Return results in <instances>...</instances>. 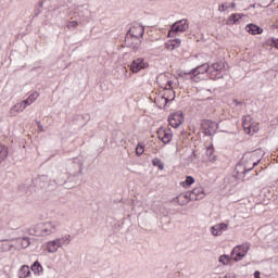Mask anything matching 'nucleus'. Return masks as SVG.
Here are the masks:
<instances>
[{"label":"nucleus","instance_id":"obj_1","mask_svg":"<svg viewBox=\"0 0 278 278\" xmlns=\"http://www.w3.org/2000/svg\"><path fill=\"white\" fill-rule=\"evenodd\" d=\"M58 229H60V223L58 222H43L36 224L35 226L28 229L30 236H51L52 233H56Z\"/></svg>","mask_w":278,"mask_h":278},{"label":"nucleus","instance_id":"obj_2","mask_svg":"<svg viewBox=\"0 0 278 278\" xmlns=\"http://www.w3.org/2000/svg\"><path fill=\"white\" fill-rule=\"evenodd\" d=\"M247 164L243 166V172L241 175H247V173H251L260 162H262V150H256L251 153H248L245 156Z\"/></svg>","mask_w":278,"mask_h":278},{"label":"nucleus","instance_id":"obj_3","mask_svg":"<svg viewBox=\"0 0 278 278\" xmlns=\"http://www.w3.org/2000/svg\"><path fill=\"white\" fill-rule=\"evenodd\" d=\"M225 61H218L211 64L208 70L211 73V77H214V79H222L223 75L220 73L225 71Z\"/></svg>","mask_w":278,"mask_h":278},{"label":"nucleus","instance_id":"obj_4","mask_svg":"<svg viewBox=\"0 0 278 278\" xmlns=\"http://www.w3.org/2000/svg\"><path fill=\"white\" fill-rule=\"evenodd\" d=\"M207 71H210V63H204L189 72H182V75L185 77H189L190 79H194V77H197V75H203V74L207 73Z\"/></svg>","mask_w":278,"mask_h":278},{"label":"nucleus","instance_id":"obj_5","mask_svg":"<svg viewBox=\"0 0 278 278\" xmlns=\"http://www.w3.org/2000/svg\"><path fill=\"white\" fill-rule=\"evenodd\" d=\"M249 249H250L249 243L243 245H237L231 252L232 260H235V262H240L242 257L247 256V253H249Z\"/></svg>","mask_w":278,"mask_h":278},{"label":"nucleus","instance_id":"obj_6","mask_svg":"<svg viewBox=\"0 0 278 278\" xmlns=\"http://www.w3.org/2000/svg\"><path fill=\"white\" fill-rule=\"evenodd\" d=\"M188 27H190V25L188 24V20L182 18L180 21H177L172 25L168 36H170V34H178V31H187Z\"/></svg>","mask_w":278,"mask_h":278},{"label":"nucleus","instance_id":"obj_7","mask_svg":"<svg viewBox=\"0 0 278 278\" xmlns=\"http://www.w3.org/2000/svg\"><path fill=\"white\" fill-rule=\"evenodd\" d=\"M157 138L163 144H168L173 140V130L170 128L161 127L157 130Z\"/></svg>","mask_w":278,"mask_h":278},{"label":"nucleus","instance_id":"obj_8","mask_svg":"<svg viewBox=\"0 0 278 278\" xmlns=\"http://www.w3.org/2000/svg\"><path fill=\"white\" fill-rule=\"evenodd\" d=\"M129 68L131 73H140V71L149 68V64L144 62L143 58H138L130 63Z\"/></svg>","mask_w":278,"mask_h":278},{"label":"nucleus","instance_id":"obj_9","mask_svg":"<svg viewBox=\"0 0 278 278\" xmlns=\"http://www.w3.org/2000/svg\"><path fill=\"white\" fill-rule=\"evenodd\" d=\"M217 160L218 156L214 151V144L211 143L208 147H206L205 154L203 156V162H205V164H215Z\"/></svg>","mask_w":278,"mask_h":278},{"label":"nucleus","instance_id":"obj_10","mask_svg":"<svg viewBox=\"0 0 278 278\" xmlns=\"http://www.w3.org/2000/svg\"><path fill=\"white\" fill-rule=\"evenodd\" d=\"M191 197H192V194L189 191H187L185 193L178 194L176 198H173L170 200V203H177V205H181V206L188 205V203H190V201H192Z\"/></svg>","mask_w":278,"mask_h":278},{"label":"nucleus","instance_id":"obj_11","mask_svg":"<svg viewBox=\"0 0 278 278\" xmlns=\"http://www.w3.org/2000/svg\"><path fill=\"white\" fill-rule=\"evenodd\" d=\"M127 36H131V38H135V40L142 38V36H144V26L140 24H135L127 31Z\"/></svg>","mask_w":278,"mask_h":278},{"label":"nucleus","instance_id":"obj_12","mask_svg":"<svg viewBox=\"0 0 278 278\" xmlns=\"http://www.w3.org/2000/svg\"><path fill=\"white\" fill-rule=\"evenodd\" d=\"M168 122L172 127L177 129V127H179V125L184 123V112L178 111L176 113L170 114L168 116Z\"/></svg>","mask_w":278,"mask_h":278},{"label":"nucleus","instance_id":"obj_13","mask_svg":"<svg viewBox=\"0 0 278 278\" xmlns=\"http://www.w3.org/2000/svg\"><path fill=\"white\" fill-rule=\"evenodd\" d=\"M202 128L204 129L206 136H212V134L218 129V124L212 119H204L202 122Z\"/></svg>","mask_w":278,"mask_h":278},{"label":"nucleus","instance_id":"obj_14","mask_svg":"<svg viewBox=\"0 0 278 278\" xmlns=\"http://www.w3.org/2000/svg\"><path fill=\"white\" fill-rule=\"evenodd\" d=\"M227 229H229V225H227L225 223H220V224H216V225L212 226L210 231H211L212 236L218 237V236H223V233H225V231H227Z\"/></svg>","mask_w":278,"mask_h":278},{"label":"nucleus","instance_id":"obj_15","mask_svg":"<svg viewBox=\"0 0 278 278\" xmlns=\"http://www.w3.org/2000/svg\"><path fill=\"white\" fill-rule=\"evenodd\" d=\"M189 192L191 194V201H201V199H205V191L202 189V187H197Z\"/></svg>","mask_w":278,"mask_h":278},{"label":"nucleus","instance_id":"obj_16","mask_svg":"<svg viewBox=\"0 0 278 278\" xmlns=\"http://www.w3.org/2000/svg\"><path fill=\"white\" fill-rule=\"evenodd\" d=\"M34 184L35 186H37V188H47V186H49V176L47 175H41L38 176L37 178L34 179Z\"/></svg>","mask_w":278,"mask_h":278},{"label":"nucleus","instance_id":"obj_17","mask_svg":"<svg viewBox=\"0 0 278 278\" xmlns=\"http://www.w3.org/2000/svg\"><path fill=\"white\" fill-rule=\"evenodd\" d=\"M39 97H40V93L33 92L31 94L28 96L26 100L21 101L24 109L26 110L27 108H29V105H31V103H34Z\"/></svg>","mask_w":278,"mask_h":278},{"label":"nucleus","instance_id":"obj_18","mask_svg":"<svg viewBox=\"0 0 278 278\" xmlns=\"http://www.w3.org/2000/svg\"><path fill=\"white\" fill-rule=\"evenodd\" d=\"M14 249V244L10 240H1L0 241V253H8Z\"/></svg>","mask_w":278,"mask_h":278},{"label":"nucleus","instance_id":"obj_19","mask_svg":"<svg viewBox=\"0 0 278 278\" xmlns=\"http://www.w3.org/2000/svg\"><path fill=\"white\" fill-rule=\"evenodd\" d=\"M245 29L249 34H252V36H257L264 31V29H262V27H260L255 24H248Z\"/></svg>","mask_w":278,"mask_h":278},{"label":"nucleus","instance_id":"obj_20","mask_svg":"<svg viewBox=\"0 0 278 278\" xmlns=\"http://www.w3.org/2000/svg\"><path fill=\"white\" fill-rule=\"evenodd\" d=\"M25 110V106L23 105V102H17L15 105H13L9 110L10 116H17L20 112H23Z\"/></svg>","mask_w":278,"mask_h":278},{"label":"nucleus","instance_id":"obj_21","mask_svg":"<svg viewBox=\"0 0 278 278\" xmlns=\"http://www.w3.org/2000/svg\"><path fill=\"white\" fill-rule=\"evenodd\" d=\"M55 241L59 244L60 249H62V247H68V244H71V235H65L61 238L55 239Z\"/></svg>","mask_w":278,"mask_h":278},{"label":"nucleus","instance_id":"obj_22","mask_svg":"<svg viewBox=\"0 0 278 278\" xmlns=\"http://www.w3.org/2000/svg\"><path fill=\"white\" fill-rule=\"evenodd\" d=\"M46 247H47L48 253H58V249H60V245L55 239L52 241H49Z\"/></svg>","mask_w":278,"mask_h":278},{"label":"nucleus","instance_id":"obj_23","mask_svg":"<svg viewBox=\"0 0 278 278\" xmlns=\"http://www.w3.org/2000/svg\"><path fill=\"white\" fill-rule=\"evenodd\" d=\"M18 278H27L29 275H31V271L29 270V266L23 265L18 270Z\"/></svg>","mask_w":278,"mask_h":278},{"label":"nucleus","instance_id":"obj_24","mask_svg":"<svg viewBox=\"0 0 278 278\" xmlns=\"http://www.w3.org/2000/svg\"><path fill=\"white\" fill-rule=\"evenodd\" d=\"M242 14L240 13H232L229 17H228V21H227V25H236V23L238 21H240V18H242Z\"/></svg>","mask_w":278,"mask_h":278},{"label":"nucleus","instance_id":"obj_25","mask_svg":"<svg viewBox=\"0 0 278 278\" xmlns=\"http://www.w3.org/2000/svg\"><path fill=\"white\" fill-rule=\"evenodd\" d=\"M167 92L169 93L168 97H161L162 101H164V105H166L167 103H170V101H175V91L167 89Z\"/></svg>","mask_w":278,"mask_h":278},{"label":"nucleus","instance_id":"obj_26","mask_svg":"<svg viewBox=\"0 0 278 278\" xmlns=\"http://www.w3.org/2000/svg\"><path fill=\"white\" fill-rule=\"evenodd\" d=\"M74 166H76L77 170L76 172H70V177H68V181H72V177H78V175H81V170H83V167H81V164L79 163H76L74 164Z\"/></svg>","mask_w":278,"mask_h":278},{"label":"nucleus","instance_id":"obj_27","mask_svg":"<svg viewBox=\"0 0 278 278\" xmlns=\"http://www.w3.org/2000/svg\"><path fill=\"white\" fill-rule=\"evenodd\" d=\"M30 270H33V273H35V275H40L42 273V265L40 264V262L36 261L31 265Z\"/></svg>","mask_w":278,"mask_h":278},{"label":"nucleus","instance_id":"obj_28","mask_svg":"<svg viewBox=\"0 0 278 278\" xmlns=\"http://www.w3.org/2000/svg\"><path fill=\"white\" fill-rule=\"evenodd\" d=\"M8 159V147L0 144V163Z\"/></svg>","mask_w":278,"mask_h":278},{"label":"nucleus","instance_id":"obj_29","mask_svg":"<svg viewBox=\"0 0 278 278\" xmlns=\"http://www.w3.org/2000/svg\"><path fill=\"white\" fill-rule=\"evenodd\" d=\"M178 47H181V39H174L167 45V49H170L172 51L178 49Z\"/></svg>","mask_w":278,"mask_h":278},{"label":"nucleus","instance_id":"obj_30","mask_svg":"<svg viewBox=\"0 0 278 278\" xmlns=\"http://www.w3.org/2000/svg\"><path fill=\"white\" fill-rule=\"evenodd\" d=\"M153 166H157L159 170H164V163L159 157L152 160Z\"/></svg>","mask_w":278,"mask_h":278},{"label":"nucleus","instance_id":"obj_31","mask_svg":"<svg viewBox=\"0 0 278 278\" xmlns=\"http://www.w3.org/2000/svg\"><path fill=\"white\" fill-rule=\"evenodd\" d=\"M192 184H194V177L192 176H187L186 180L182 182V186L185 188H190V186H192Z\"/></svg>","mask_w":278,"mask_h":278},{"label":"nucleus","instance_id":"obj_32","mask_svg":"<svg viewBox=\"0 0 278 278\" xmlns=\"http://www.w3.org/2000/svg\"><path fill=\"white\" fill-rule=\"evenodd\" d=\"M275 0H269L267 3H254L252 8H269Z\"/></svg>","mask_w":278,"mask_h":278},{"label":"nucleus","instance_id":"obj_33","mask_svg":"<svg viewBox=\"0 0 278 278\" xmlns=\"http://www.w3.org/2000/svg\"><path fill=\"white\" fill-rule=\"evenodd\" d=\"M218 262L220 264H223L224 266H227V264H229V255L224 254V255L219 256Z\"/></svg>","mask_w":278,"mask_h":278},{"label":"nucleus","instance_id":"obj_34","mask_svg":"<svg viewBox=\"0 0 278 278\" xmlns=\"http://www.w3.org/2000/svg\"><path fill=\"white\" fill-rule=\"evenodd\" d=\"M142 41H139V42H132L129 47V49H131L135 53L136 51H140V45H141Z\"/></svg>","mask_w":278,"mask_h":278},{"label":"nucleus","instance_id":"obj_35","mask_svg":"<svg viewBox=\"0 0 278 278\" xmlns=\"http://www.w3.org/2000/svg\"><path fill=\"white\" fill-rule=\"evenodd\" d=\"M21 244L23 247V249H27V247H29L30 242H29V237H24L22 240H21Z\"/></svg>","mask_w":278,"mask_h":278},{"label":"nucleus","instance_id":"obj_36","mask_svg":"<svg viewBox=\"0 0 278 278\" xmlns=\"http://www.w3.org/2000/svg\"><path fill=\"white\" fill-rule=\"evenodd\" d=\"M142 153H144V146L138 144L136 148V155L140 156Z\"/></svg>","mask_w":278,"mask_h":278},{"label":"nucleus","instance_id":"obj_37","mask_svg":"<svg viewBox=\"0 0 278 278\" xmlns=\"http://www.w3.org/2000/svg\"><path fill=\"white\" fill-rule=\"evenodd\" d=\"M79 23L77 21H72L67 24L68 29H73V27H76Z\"/></svg>","mask_w":278,"mask_h":278},{"label":"nucleus","instance_id":"obj_38","mask_svg":"<svg viewBox=\"0 0 278 278\" xmlns=\"http://www.w3.org/2000/svg\"><path fill=\"white\" fill-rule=\"evenodd\" d=\"M228 8L229 7H227L226 4H222V5H219L218 11L219 12H226L228 10Z\"/></svg>","mask_w":278,"mask_h":278},{"label":"nucleus","instance_id":"obj_39","mask_svg":"<svg viewBox=\"0 0 278 278\" xmlns=\"http://www.w3.org/2000/svg\"><path fill=\"white\" fill-rule=\"evenodd\" d=\"M243 128H244V131H248V134H251V126H247V123L243 122Z\"/></svg>","mask_w":278,"mask_h":278},{"label":"nucleus","instance_id":"obj_40","mask_svg":"<svg viewBox=\"0 0 278 278\" xmlns=\"http://www.w3.org/2000/svg\"><path fill=\"white\" fill-rule=\"evenodd\" d=\"M167 86H168V88H166L167 91L173 90V80H168Z\"/></svg>","mask_w":278,"mask_h":278},{"label":"nucleus","instance_id":"obj_41","mask_svg":"<svg viewBox=\"0 0 278 278\" xmlns=\"http://www.w3.org/2000/svg\"><path fill=\"white\" fill-rule=\"evenodd\" d=\"M38 129L40 131H45V127L42 126V124H40V122H38Z\"/></svg>","mask_w":278,"mask_h":278},{"label":"nucleus","instance_id":"obj_42","mask_svg":"<svg viewBox=\"0 0 278 278\" xmlns=\"http://www.w3.org/2000/svg\"><path fill=\"white\" fill-rule=\"evenodd\" d=\"M59 186L66 184V180H55Z\"/></svg>","mask_w":278,"mask_h":278},{"label":"nucleus","instance_id":"obj_43","mask_svg":"<svg viewBox=\"0 0 278 278\" xmlns=\"http://www.w3.org/2000/svg\"><path fill=\"white\" fill-rule=\"evenodd\" d=\"M240 168H242V165H237V167H236V170H237V173H238V175H240Z\"/></svg>","mask_w":278,"mask_h":278},{"label":"nucleus","instance_id":"obj_44","mask_svg":"<svg viewBox=\"0 0 278 278\" xmlns=\"http://www.w3.org/2000/svg\"><path fill=\"white\" fill-rule=\"evenodd\" d=\"M260 275V270L254 271V278H261Z\"/></svg>","mask_w":278,"mask_h":278},{"label":"nucleus","instance_id":"obj_45","mask_svg":"<svg viewBox=\"0 0 278 278\" xmlns=\"http://www.w3.org/2000/svg\"><path fill=\"white\" fill-rule=\"evenodd\" d=\"M235 105H242V102L238 101V100H233Z\"/></svg>","mask_w":278,"mask_h":278},{"label":"nucleus","instance_id":"obj_46","mask_svg":"<svg viewBox=\"0 0 278 278\" xmlns=\"http://www.w3.org/2000/svg\"><path fill=\"white\" fill-rule=\"evenodd\" d=\"M230 8L235 9V8H236V2H232V3L230 4Z\"/></svg>","mask_w":278,"mask_h":278},{"label":"nucleus","instance_id":"obj_47","mask_svg":"<svg viewBox=\"0 0 278 278\" xmlns=\"http://www.w3.org/2000/svg\"><path fill=\"white\" fill-rule=\"evenodd\" d=\"M268 1H270V0H263V2H262V3H268Z\"/></svg>","mask_w":278,"mask_h":278},{"label":"nucleus","instance_id":"obj_48","mask_svg":"<svg viewBox=\"0 0 278 278\" xmlns=\"http://www.w3.org/2000/svg\"><path fill=\"white\" fill-rule=\"evenodd\" d=\"M42 3H43V2H40V4H39V5H40V8H42Z\"/></svg>","mask_w":278,"mask_h":278},{"label":"nucleus","instance_id":"obj_49","mask_svg":"<svg viewBox=\"0 0 278 278\" xmlns=\"http://www.w3.org/2000/svg\"><path fill=\"white\" fill-rule=\"evenodd\" d=\"M65 188H71V187H68V186H65Z\"/></svg>","mask_w":278,"mask_h":278}]
</instances>
